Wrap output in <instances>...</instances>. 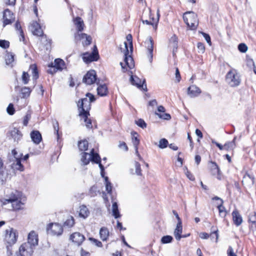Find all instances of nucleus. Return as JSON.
Here are the masks:
<instances>
[{
  "label": "nucleus",
  "mask_w": 256,
  "mask_h": 256,
  "mask_svg": "<svg viewBox=\"0 0 256 256\" xmlns=\"http://www.w3.org/2000/svg\"><path fill=\"white\" fill-rule=\"evenodd\" d=\"M130 81L131 84L132 85L136 86L138 88H142L143 87L144 84L145 82V81H142L140 79L136 76H133L132 72H130Z\"/></svg>",
  "instance_id": "nucleus-24"
},
{
  "label": "nucleus",
  "mask_w": 256,
  "mask_h": 256,
  "mask_svg": "<svg viewBox=\"0 0 256 256\" xmlns=\"http://www.w3.org/2000/svg\"><path fill=\"white\" fill-rule=\"evenodd\" d=\"M98 188L96 186H92L90 190V194L92 196H94L96 195Z\"/></svg>",
  "instance_id": "nucleus-62"
},
{
  "label": "nucleus",
  "mask_w": 256,
  "mask_h": 256,
  "mask_svg": "<svg viewBox=\"0 0 256 256\" xmlns=\"http://www.w3.org/2000/svg\"><path fill=\"white\" fill-rule=\"evenodd\" d=\"M98 94L100 96H104L108 93V88L106 84H100L97 88Z\"/></svg>",
  "instance_id": "nucleus-33"
},
{
  "label": "nucleus",
  "mask_w": 256,
  "mask_h": 256,
  "mask_svg": "<svg viewBox=\"0 0 256 256\" xmlns=\"http://www.w3.org/2000/svg\"><path fill=\"white\" fill-rule=\"evenodd\" d=\"M135 123L140 127L142 128H144L146 127V124L144 120L140 118L137 120L135 121Z\"/></svg>",
  "instance_id": "nucleus-55"
},
{
  "label": "nucleus",
  "mask_w": 256,
  "mask_h": 256,
  "mask_svg": "<svg viewBox=\"0 0 256 256\" xmlns=\"http://www.w3.org/2000/svg\"><path fill=\"white\" fill-rule=\"evenodd\" d=\"M38 234L34 230H32L28 234V246L33 248L38 244Z\"/></svg>",
  "instance_id": "nucleus-16"
},
{
  "label": "nucleus",
  "mask_w": 256,
  "mask_h": 256,
  "mask_svg": "<svg viewBox=\"0 0 256 256\" xmlns=\"http://www.w3.org/2000/svg\"><path fill=\"white\" fill-rule=\"evenodd\" d=\"M224 146V150L233 151L236 147V138H234L232 140L226 142Z\"/></svg>",
  "instance_id": "nucleus-34"
},
{
  "label": "nucleus",
  "mask_w": 256,
  "mask_h": 256,
  "mask_svg": "<svg viewBox=\"0 0 256 256\" xmlns=\"http://www.w3.org/2000/svg\"><path fill=\"white\" fill-rule=\"evenodd\" d=\"M170 42L172 44L174 48L176 50L178 48V38L175 34H174L170 38Z\"/></svg>",
  "instance_id": "nucleus-52"
},
{
  "label": "nucleus",
  "mask_w": 256,
  "mask_h": 256,
  "mask_svg": "<svg viewBox=\"0 0 256 256\" xmlns=\"http://www.w3.org/2000/svg\"><path fill=\"white\" fill-rule=\"evenodd\" d=\"M30 137L32 142L37 144H39L42 140V135L38 130H32L30 132Z\"/></svg>",
  "instance_id": "nucleus-28"
},
{
  "label": "nucleus",
  "mask_w": 256,
  "mask_h": 256,
  "mask_svg": "<svg viewBox=\"0 0 256 256\" xmlns=\"http://www.w3.org/2000/svg\"><path fill=\"white\" fill-rule=\"evenodd\" d=\"M31 118V115L30 114H26L23 120V125L24 126H27L29 120Z\"/></svg>",
  "instance_id": "nucleus-61"
},
{
  "label": "nucleus",
  "mask_w": 256,
  "mask_h": 256,
  "mask_svg": "<svg viewBox=\"0 0 256 256\" xmlns=\"http://www.w3.org/2000/svg\"><path fill=\"white\" fill-rule=\"evenodd\" d=\"M65 66L64 62L60 58H56L54 60V66L52 68H56L57 70H62Z\"/></svg>",
  "instance_id": "nucleus-38"
},
{
  "label": "nucleus",
  "mask_w": 256,
  "mask_h": 256,
  "mask_svg": "<svg viewBox=\"0 0 256 256\" xmlns=\"http://www.w3.org/2000/svg\"><path fill=\"white\" fill-rule=\"evenodd\" d=\"M173 238L170 236H166L162 237L161 242L162 244H168L171 242Z\"/></svg>",
  "instance_id": "nucleus-54"
},
{
  "label": "nucleus",
  "mask_w": 256,
  "mask_h": 256,
  "mask_svg": "<svg viewBox=\"0 0 256 256\" xmlns=\"http://www.w3.org/2000/svg\"><path fill=\"white\" fill-rule=\"evenodd\" d=\"M30 68L32 70V78L34 80H36L38 77V70L36 64H32L30 66Z\"/></svg>",
  "instance_id": "nucleus-41"
},
{
  "label": "nucleus",
  "mask_w": 256,
  "mask_h": 256,
  "mask_svg": "<svg viewBox=\"0 0 256 256\" xmlns=\"http://www.w3.org/2000/svg\"><path fill=\"white\" fill-rule=\"evenodd\" d=\"M90 160L95 164L100 163V162H101V158L100 155L94 152V148L90 150Z\"/></svg>",
  "instance_id": "nucleus-39"
},
{
  "label": "nucleus",
  "mask_w": 256,
  "mask_h": 256,
  "mask_svg": "<svg viewBox=\"0 0 256 256\" xmlns=\"http://www.w3.org/2000/svg\"><path fill=\"white\" fill-rule=\"evenodd\" d=\"M100 58L98 50L96 45L92 48V52L91 53L86 52L82 54V58L83 61L86 64H89L92 62L97 61Z\"/></svg>",
  "instance_id": "nucleus-6"
},
{
  "label": "nucleus",
  "mask_w": 256,
  "mask_h": 256,
  "mask_svg": "<svg viewBox=\"0 0 256 256\" xmlns=\"http://www.w3.org/2000/svg\"><path fill=\"white\" fill-rule=\"evenodd\" d=\"M131 135L132 137V142L134 146L136 153V154L138 156H140V155L138 151V146L140 143V140L138 138L139 135L137 132L134 131H132L131 132Z\"/></svg>",
  "instance_id": "nucleus-22"
},
{
  "label": "nucleus",
  "mask_w": 256,
  "mask_h": 256,
  "mask_svg": "<svg viewBox=\"0 0 256 256\" xmlns=\"http://www.w3.org/2000/svg\"><path fill=\"white\" fill-rule=\"evenodd\" d=\"M46 230L48 234L52 236H60L63 232L62 225L57 222L48 224L46 226Z\"/></svg>",
  "instance_id": "nucleus-7"
},
{
  "label": "nucleus",
  "mask_w": 256,
  "mask_h": 256,
  "mask_svg": "<svg viewBox=\"0 0 256 256\" xmlns=\"http://www.w3.org/2000/svg\"><path fill=\"white\" fill-rule=\"evenodd\" d=\"M96 100L94 94L90 92H87L86 94V98H80L76 102L78 116L80 120L84 122L90 117L91 103L94 102Z\"/></svg>",
  "instance_id": "nucleus-1"
},
{
  "label": "nucleus",
  "mask_w": 256,
  "mask_h": 256,
  "mask_svg": "<svg viewBox=\"0 0 256 256\" xmlns=\"http://www.w3.org/2000/svg\"><path fill=\"white\" fill-rule=\"evenodd\" d=\"M106 188L108 193L111 194H112V186L111 182L108 180V176L104 178Z\"/></svg>",
  "instance_id": "nucleus-45"
},
{
  "label": "nucleus",
  "mask_w": 256,
  "mask_h": 256,
  "mask_svg": "<svg viewBox=\"0 0 256 256\" xmlns=\"http://www.w3.org/2000/svg\"><path fill=\"white\" fill-rule=\"evenodd\" d=\"M213 235H214V236L216 237V242H217L218 240V230H215V231H214L213 232H212L210 234H209L208 233L205 232H201L200 234V237L202 239H207L210 236H213Z\"/></svg>",
  "instance_id": "nucleus-37"
},
{
  "label": "nucleus",
  "mask_w": 256,
  "mask_h": 256,
  "mask_svg": "<svg viewBox=\"0 0 256 256\" xmlns=\"http://www.w3.org/2000/svg\"><path fill=\"white\" fill-rule=\"evenodd\" d=\"M74 22L78 32H82L84 30V24L80 17L77 16L74 19Z\"/></svg>",
  "instance_id": "nucleus-32"
},
{
  "label": "nucleus",
  "mask_w": 256,
  "mask_h": 256,
  "mask_svg": "<svg viewBox=\"0 0 256 256\" xmlns=\"http://www.w3.org/2000/svg\"><path fill=\"white\" fill-rule=\"evenodd\" d=\"M183 20L189 30H195L198 26L199 21L197 14L192 11L184 12Z\"/></svg>",
  "instance_id": "nucleus-3"
},
{
  "label": "nucleus",
  "mask_w": 256,
  "mask_h": 256,
  "mask_svg": "<svg viewBox=\"0 0 256 256\" xmlns=\"http://www.w3.org/2000/svg\"><path fill=\"white\" fill-rule=\"evenodd\" d=\"M197 48L198 50V52L203 54L205 52V46L204 43L198 42L197 44Z\"/></svg>",
  "instance_id": "nucleus-59"
},
{
  "label": "nucleus",
  "mask_w": 256,
  "mask_h": 256,
  "mask_svg": "<svg viewBox=\"0 0 256 256\" xmlns=\"http://www.w3.org/2000/svg\"><path fill=\"white\" fill-rule=\"evenodd\" d=\"M248 48L244 43H240L238 46V50L241 52H246L248 50Z\"/></svg>",
  "instance_id": "nucleus-58"
},
{
  "label": "nucleus",
  "mask_w": 256,
  "mask_h": 256,
  "mask_svg": "<svg viewBox=\"0 0 256 256\" xmlns=\"http://www.w3.org/2000/svg\"><path fill=\"white\" fill-rule=\"evenodd\" d=\"M186 174L187 176V178L192 181H194L195 180V178L194 176L189 171L188 169L186 170Z\"/></svg>",
  "instance_id": "nucleus-64"
},
{
  "label": "nucleus",
  "mask_w": 256,
  "mask_h": 256,
  "mask_svg": "<svg viewBox=\"0 0 256 256\" xmlns=\"http://www.w3.org/2000/svg\"><path fill=\"white\" fill-rule=\"evenodd\" d=\"M112 215L115 218H118L120 216V214L118 206L116 202H114L112 204Z\"/></svg>",
  "instance_id": "nucleus-43"
},
{
  "label": "nucleus",
  "mask_w": 256,
  "mask_h": 256,
  "mask_svg": "<svg viewBox=\"0 0 256 256\" xmlns=\"http://www.w3.org/2000/svg\"><path fill=\"white\" fill-rule=\"evenodd\" d=\"M30 80V76L29 74L27 72H24L22 76V82L25 84H27L28 83Z\"/></svg>",
  "instance_id": "nucleus-50"
},
{
  "label": "nucleus",
  "mask_w": 256,
  "mask_h": 256,
  "mask_svg": "<svg viewBox=\"0 0 256 256\" xmlns=\"http://www.w3.org/2000/svg\"><path fill=\"white\" fill-rule=\"evenodd\" d=\"M182 223L178 222L176 228H175L174 231V235L176 240H180L181 239V238L185 237V236H182Z\"/></svg>",
  "instance_id": "nucleus-30"
},
{
  "label": "nucleus",
  "mask_w": 256,
  "mask_h": 256,
  "mask_svg": "<svg viewBox=\"0 0 256 256\" xmlns=\"http://www.w3.org/2000/svg\"><path fill=\"white\" fill-rule=\"evenodd\" d=\"M52 125L54 130V133L56 135L57 139L58 140L62 135V134L59 132V124L57 120L54 121Z\"/></svg>",
  "instance_id": "nucleus-44"
},
{
  "label": "nucleus",
  "mask_w": 256,
  "mask_h": 256,
  "mask_svg": "<svg viewBox=\"0 0 256 256\" xmlns=\"http://www.w3.org/2000/svg\"><path fill=\"white\" fill-rule=\"evenodd\" d=\"M88 240L94 245H95L97 247H98V248H102L103 246V244H102V242L99 240H98V239H96L95 238H88Z\"/></svg>",
  "instance_id": "nucleus-46"
},
{
  "label": "nucleus",
  "mask_w": 256,
  "mask_h": 256,
  "mask_svg": "<svg viewBox=\"0 0 256 256\" xmlns=\"http://www.w3.org/2000/svg\"><path fill=\"white\" fill-rule=\"evenodd\" d=\"M248 222L249 229L253 232L256 230V212H254L249 214Z\"/></svg>",
  "instance_id": "nucleus-17"
},
{
  "label": "nucleus",
  "mask_w": 256,
  "mask_h": 256,
  "mask_svg": "<svg viewBox=\"0 0 256 256\" xmlns=\"http://www.w3.org/2000/svg\"><path fill=\"white\" fill-rule=\"evenodd\" d=\"M90 154L86 152H82L81 154L80 160L84 166L88 165L90 161V156L88 157Z\"/></svg>",
  "instance_id": "nucleus-40"
},
{
  "label": "nucleus",
  "mask_w": 256,
  "mask_h": 256,
  "mask_svg": "<svg viewBox=\"0 0 256 256\" xmlns=\"http://www.w3.org/2000/svg\"><path fill=\"white\" fill-rule=\"evenodd\" d=\"M150 21L151 22V25L156 29L157 28L159 20V18L158 16L156 18H154L152 14L150 15Z\"/></svg>",
  "instance_id": "nucleus-48"
},
{
  "label": "nucleus",
  "mask_w": 256,
  "mask_h": 256,
  "mask_svg": "<svg viewBox=\"0 0 256 256\" xmlns=\"http://www.w3.org/2000/svg\"><path fill=\"white\" fill-rule=\"evenodd\" d=\"M226 82L230 87L238 86L241 82L240 76L237 70L234 68H231L225 76Z\"/></svg>",
  "instance_id": "nucleus-5"
},
{
  "label": "nucleus",
  "mask_w": 256,
  "mask_h": 256,
  "mask_svg": "<svg viewBox=\"0 0 256 256\" xmlns=\"http://www.w3.org/2000/svg\"><path fill=\"white\" fill-rule=\"evenodd\" d=\"M168 145V140L166 139L163 138L160 140L158 146L160 148L163 149L166 148Z\"/></svg>",
  "instance_id": "nucleus-49"
},
{
  "label": "nucleus",
  "mask_w": 256,
  "mask_h": 256,
  "mask_svg": "<svg viewBox=\"0 0 256 256\" xmlns=\"http://www.w3.org/2000/svg\"><path fill=\"white\" fill-rule=\"evenodd\" d=\"M135 167L136 174L138 176H142V170L141 169L140 164L138 162H136Z\"/></svg>",
  "instance_id": "nucleus-60"
},
{
  "label": "nucleus",
  "mask_w": 256,
  "mask_h": 256,
  "mask_svg": "<svg viewBox=\"0 0 256 256\" xmlns=\"http://www.w3.org/2000/svg\"><path fill=\"white\" fill-rule=\"evenodd\" d=\"M156 114L160 118L170 120L171 116L169 114L166 113V109L162 106H160L158 108V112H156Z\"/></svg>",
  "instance_id": "nucleus-21"
},
{
  "label": "nucleus",
  "mask_w": 256,
  "mask_h": 256,
  "mask_svg": "<svg viewBox=\"0 0 256 256\" xmlns=\"http://www.w3.org/2000/svg\"><path fill=\"white\" fill-rule=\"evenodd\" d=\"M12 200V206L13 210L18 211L24 209V204L22 201V198Z\"/></svg>",
  "instance_id": "nucleus-26"
},
{
  "label": "nucleus",
  "mask_w": 256,
  "mask_h": 256,
  "mask_svg": "<svg viewBox=\"0 0 256 256\" xmlns=\"http://www.w3.org/2000/svg\"><path fill=\"white\" fill-rule=\"evenodd\" d=\"M8 134L14 140V142H18L22 138L23 134L21 131L17 128H12L8 131Z\"/></svg>",
  "instance_id": "nucleus-13"
},
{
  "label": "nucleus",
  "mask_w": 256,
  "mask_h": 256,
  "mask_svg": "<svg viewBox=\"0 0 256 256\" xmlns=\"http://www.w3.org/2000/svg\"><path fill=\"white\" fill-rule=\"evenodd\" d=\"M188 94L191 97L198 96L202 92L200 89L196 85H192L188 88Z\"/></svg>",
  "instance_id": "nucleus-23"
},
{
  "label": "nucleus",
  "mask_w": 256,
  "mask_h": 256,
  "mask_svg": "<svg viewBox=\"0 0 256 256\" xmlns=\"http://www.w3.org/2000/svg\"><path fill=\"white\" fill-rule=\"evenodd\" d=\"M7 176L6 167L2 159L0 158V181L2 182H6Z\"/></svg>",
  "instance_id": "nucleus-20"
},
{
  "label": "nucleus",
  "mask_w": 256,
  "mask_h": 256,
  "mask_svg": "<svg viewBox=\"0 0 256 256\" xmlns=\"http://www.w3.org/2000/svg\"><path fill=\"white\" fill-rule=\"evenodd\" d=\"M90 214V211L85 205H82L79 207L78 216L80 218H86Z\"/></svg>",
  "instance_id": "nucleus-31"
},
{
  "label": "nucleus",
  "mask_w": 256,
  "mask_h": 256,
  "mask_svg": "<svg viewBox=\"0 0 256 256\" xmlns=\"http://www.w3.org/2000/svg\"><path fill=\"white\" fill-rule=\"evenodd\" d=\"M17 252L20 256H32L34 252L33 248L26 242L21 244Z\"/></svg>",
  "instance_id": "nucleus-11"
},
{
  "label": "nucleus",
  "mask_w": 256,
  "mask_h": 256,
  "mask_svg": "<svg viewBox=\"0 0 256 256\" xmlns=\"http://www.w3.org/2000/svg\"><path fill=\"white\" fill-rule=\"evenodd\" d=\"M232 220L234 224L236 226H238L241 225L243 220L240 214V212L237 210H234L232 213Z\"/></svg>",
  "instance_id": "nucleus-18"
},
{
  "label": "nucleus",
  "mask_w": 256,
  "mask_h": 256,
  "mask_svg": "<svg viewBox=\"0 0 256 256\" xmlns=\"http://www.w3.org/2000/svg\"><path fill=\"white\" fill-rule=\"evenodd\" d=\"M97 79L96 72L92 70L88 71L84 76L82 82L86 84L91 85L95 83Z\"/></svg>",
  "instance_id": "nucleus-10"
},
{
  "label": "nucleus",
  "mask_w": 256,
  "mask_h": 256,
  "mask_svg": "<svg viewBox=\"0 0 256 256\" xmlns=\"http://www.w3.org/2000/svg\"><path fill=\"white\" fill-rule=\"evenodd\" d=\"M32 90L29 87L24 86L21 88V94L22 98H27L30 96Z\"/></svg>",
  "instance_id": "nucleus-42"
},
{
  "label": "nucleus",
  "mask_w": 256,
  "mask_h": 256,
  "mask_svg": "<svg viewBox=\"0 0 256 256\" xmlns=\"http://www.w3.org/2000/svg\"><path fill=\"white\" fill-rule=\"evenodd\" d=\"M126 38L129 44L130 52H129L128 50V43L126 42H124L126 50L124 51V62L125 66H124L122 62L120 63L123 72H126L128 71V68L131 70L134 68V60L132 56V54L133 51L132 36L131 34H128L126 36Z\"/></svg>",
  "instance_id": "nucleus-2"
},
{
  "label": "nucleus",
  "mask_w": 256,
  "mask_h": 256,
  "mask_svg": "<svg viewBox=\"0 0 256 256\" xmlns=\"http://www.w3.org/2000/svg\"><path fill=\"white\" fill-rule=\"evenodd\" d=\"M64 224L65 226L70 228L72 227L75 224V220L74 217L70 216L65 221Z\"/></svg>",
  "instance_id": "nucleus-47"
},
{
  "label": "nucleus",
  "mask_w": 256,
  "mask_h": 256,
  "mask_svg": "<svg viewBox=\"0 0 256 256\" xmlns=\"http://www.w3.org/2000/svg\"><path fill=\"white\" fill-rule=\"evenodd\" d=\"M15 21V14L8 8H6L2 12V26L12 24Z\"/></svg>",
  "instance_id": "nucleus-8"
},
{
  "label": "nucleus",
  "mask_w": 256,
  "mask_h": 256,
  "mask_svg": "<svg viewBox=\"0 0 256 256\" xmlns=\"http://www.w3.org/2000/svg\"><path fill=\"white\" fill-rule=\"evenodd\" d=\"M86 238L80 232H74L69 237V240L72 244L76 246H80L84 242Z\"/></svg>",
  "instance_id": "nucleus-9"
},
{
  "label": "nucleus",
  "mask_w": 256,
  "mask_h": 256,
  "mask_svg": "<svg viewBox=\"0 0 256 256\" xmlns=\"http://www.w3.org/2000/svg\"><path fill=\"white\" fill-rule=\"evenodd\" d=\"M6 112L10 115H13L15 113V109L14 104L12 103L10 104L7 107Z\"/></svg>",
  "instance_id": "nucleus-57"
},
{
  "label": "nucleus",
  "mask_w": 256,
  "mask_h": 256,
  "mask_svg": "<svg viewBox=\"0 0 256 256\" xmlns=\"http://www.w3.org/2000/svg\"><path fill=\"white\" fill-rule=\"evenodd\" d=\"M78 149L80 151L85 152L88 148V142L86 140H80L78 144Z\"/></svg>",
  "instance_id": "nucleus-35"
},
{
  "label": "nucleus",
  "mask_w": 256,
  "mask_h": 256,
  "mask_svg": "<svg viewBox=\"0 0 256 256\" xmlns=\"http://www.w3.org/2000/svg\"><path fill=\"white\" fill-rule=\"evenodd\" d=\"M144 46L148 51V56L149 60L150 62L152 61L153 57V50H154V42L152 37H150L144 42Z\"/></svg>",
  "instance_id": "nucleus-15"
},
{
  "label": "nucleus",
  "mask_w": 256,
  "mask_h": 256,
  "mask_svg": "<svg viewBox=\"0 0 256 256\" xmlns=\"http://www.w3.org/2000/svg\"><path fill=\"white\" fill-rule=\"evenodd\" d=\"M93 122H94V121L92 120V118L90 117L88 119L84 122L85 124V126L86 127V128L88 130H91L93 128V125H92Z\"/></svg>",
  "instance_id": "nucleus-56"
},
{
  "label": "nucleus",
  "mask_w": 256,
  "mask_h": 256,
  "mask_svg": "<svg viewBox=\"0 0 256 256\" xmlns=\"http://www.w3.org/2000/svg\"><path fill=\"white\" fill-rule=\"evenodd\" d=\"M22 154H20V158H16V159L13 162L12 164V168L15 170L20 172H23L24 170V167L22 164Z\"/></svg>",
  "instance_id": "nucleus-19"
},
{
  "label": "nucleus",
  "mask_w": 256,
  "mask_h": 256,
  "mask_svg": "<svg viewBox=\"0 0 256 256\" xmlns=\"http://www.w3.org/2000/svg\"><path fill=\"white\" fill-rule=\"evenodd\" d=\"M10 43L9 41L4 40H0V47L6 49L10 47Z\"/></svg>",
  "instance_id": "nucleus-53"
},
{
  "label": "nucleus",
  "mask_w": 256,
  "mask_h": 256,
  "mask_svg": "<svg viewBox=\"0 0 256 256\" xmlns=\"http://www.w3.org/2000/svg\"><path fill=\"white\" fill-rule=\"evenodd\" d=\"M40 38V42L46 48V50L50 49L52 44V40L49 38L45 34H43V36H42Z\"/></svg>",
  "instance_id": "nucleus-27"
},
{
  "label": "nucleus",
  "mask_w": 256,
  "mask_h": 256,
  "mask_svg": "<svg viewBox=\"0 0 256 256\" xmlns=\"http://www.w3.org/2000/svg\"><path fill=\"white\" fill-rule=\"evenodd\" d=\"M210 163L211 164L210 168L211 174L212 176H216L218 180H221L222 178V174L218 164L212 161H210Z\"/></svg>",
  "instance_id": "nucleus-14"
},
{
  "label": "nucleus",
  "mask_w": 256,
  "mask_h": 256,
  "mask_svg": "<svg viewBox=\"0 0 256 256\" xmlns=\"http://www.w3.org/2000/svg\"><path fill=\"white\" fill-rule=\"evenodd\" d=\"M102 198H103V199L104 200V202L106 204V206L108 208H109L110 206V203L109 202L108 198V197L107 196V194L104 192L102 193Z\"/></svg>",
  "instance_id": "nucleus-63"
},
{
  "label": "nucleus",
  "mask_w": 256,
  "mask_h": 256,
  "mask_svg": "<svg viewBox=\"0 0 256 256\" xmlns=\"http://www.w3.org/2000/svg\"><path fill=\"white\" fill-rule=\"evenodd\" d=\"M80 39L83 40L85 39L84 41L82 42V44L84 47L90 45L92 42V38L90 36L88 35L85 33H81L78 34Z\"/></svg>",
  "instance_id": "nucleus-29"
},
{
  "label": "nucleus",
  "mask_w": 256,
  "mask_h": 256,
  "mask_svg": "<svg viewBox=\"0 0 256 256\" xmlns=\"http://www.w3.org/2000/svg\"><path fill=\"white\" fill-rule=\"evenodd\" d=\"M18 236V232L12 228H10L4 231V242L8 251L16 243Z\"/></svg>",
  "instance_id": "nucleus-4"
},
{
  "label": "nucleus",
  "mask_w": 256,
  "mask_h": 256,
  "mask_svg": "<svg viewBox=\"0 0 256 256\" xmlns=\"http://www.w3.org/2000/svg\"><path fill=\"white\" fill-rule=\"evenodd\" d=\"M99 234L100 239L103 242H107L110 236V232L106 227L103 226L100 228Z\"/></svg>",
  "instance_id": "nucleus-25"
},
{
  "label": "nucleus",
  "mask_w": 256,
  "mask_h": 256,
  "mask_svg": "<svg viewBox=\"0 0 256 256\" xmlns=\"http://www.w3.org/2000/svg\"><path fill=\"white\" fill-rule=\"evenodd\" d=\"M30 30L34 36L38 37H40L44 34L42 26L36 21H33L30 24Z\"/></svg>",
  "instance_id": "nucleus-12"
},
{
  "label": "nucleus",
  "mask_w": 256,
  "mask_h": 256,
  "mask_svg": "<svg viewBox=\"0 0 256 256\" xmlns=\"http://www.w3.org/2000/svg\"><path fill=\"white\" fill-rule=\"evenodd\" d=\"M14 54L12 52H8L6 54V62L8 64H10L14 61Z\"/></svg>",
  "instance_id": "nucleus-51"
},
{
  "label": "nucleus",
  "mask_w": 256,
  "mask_h": 256,
  "mask_svg": "<svg viewBox=\"0 0 256 256\" xmlns=\"http://www.w3.org/2000/svg\"><path fill=\"white\" fill-rule=\"evenodd\" d=\"M224 202L220 200V202L218 205L217 208L218 210L219 215L222 218H225L227 214V211L223 205Z\"/></svg>",
  "instance_id": "nucleus-36"
}]
</instances>
